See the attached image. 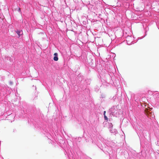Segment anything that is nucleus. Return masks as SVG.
<instances>
[{"label": "nucleus", "instance_id": "7ed1b4c3", "mask_svg": "<svg viewBox=\"0 0 159 159\" xmlns=\"http://www.w3.org/2000/svg\"><path fill=\"white\" fill-rule=\"evenodd\" d=\"M16 32L18 35L19 36V37H20V36L23 34L22 31H20V30L16 31Z\"/></svg>", "mask_w": 159, "mask_h": 159}, {"label": "nucleus", "instance_id": "0eeeda50", "mask_svg": "<svg viewBox=\"0 0 159 159\" xmlns=\"http://www.w3.org/2000/svg\"><path fill=\"white\" fill-rule=\"evenodd\" d=\"M106 111H104V112H103L104 116L105 115H106Z\"/></svg>", "mask_w": 159, "mask_h": 159}, {"label": "nucleus", "instance_id": "f257e3e1", "mask_svg": "<svg viewBox=\"0 0 159 159\" xmlns=\"http://www.w3.org/2000/svg\"><path fill=\"white\" fill-rule=\"evenodd\" d=\"M145 113L147 115H149V114H151L152 115V113L151 112L149 111H150L151 108H148V107H147V106L145 105Z\"/></svg>", "mask_w": 159, "mask_h": 159}, {"label": "nucleus", "instance_id": "20e7f679", "mask_svg": "<svg viewBox=\"0 0 159 159\" xmlns=\"http://www.w3.org/2000/svg\"><path fill=\"white\" fill-rule=\"evenodd\" d=\"M104 118L105 120H108V118L106 115L104 116Z\"/></svg>", "mask_w": 159, "mask_h": 159}, {"label": "nucleus", "instance_id": "423d86ee", "mask_svg": "<svg viewBox=\"0 0 159 159\" xmlns=\"http://www.w3.org/2000/svg\"><path fill=\"white\" fill-rule=\"evenodd\" d=\"M18 11L19 12H20V9L19 7H18Z\"/></svg>", "mask_w": 159, "mask_h": 159}, {"label": "nucleus", "instance_id": "39448f33", "mask_svg": "<svg viewBox=\"0 0 159 159\" xmlns=\"http://www.w3.org/2000/svg\"><path fill=\"white\" fill-rule=\"evenodd\" d=\"M9 84L10 85H11L13 83L11 81H10V82H9Z\"/></svg>", "mask_w": 159, "mask_h": 159}, {"label": "nucleus", "instance_id": "f03ea898", "mask_svg": "<svg viewBox=\"0 0 159 159\" xmlns=\"http://www.w3.org/2000/svg\"><path fill=\"white\" fill-rule=\"evenodd\" d=\"M54 57H53V60L55 61H57L58 60V54L57 53H55L54 54Z\"/></svg>", "mask_w": 159, "mask_h": 159}]
</instances>
